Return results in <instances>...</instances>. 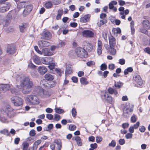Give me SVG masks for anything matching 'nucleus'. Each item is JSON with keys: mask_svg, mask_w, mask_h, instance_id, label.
Instances as JSON below:
<instances>
[{"mask_svg": "<svg viewBox=\"0 0 150 150\" xmlns=\"http://www.w3.org/2000/svg\"><path fill=\"white\" fill-rule=\"evenodd\" d=\"M96 142L97 143H99L102 141V138L100 136H97L96 137Z\"/></svg>", "mask_w": 150, "mask_h": 150, "instance_id": "55", "label": "nucleus"}, {"mask_svg": "<svg viewBox=\"0 0 150 150\" xmlns=\"http://www.w3.org/2000/svg\"><path fill=\"white\" fill-rule=\"evenodd\" d=\"M10 5L8 3L4 4L0 6V12H4L8 11L10 7Z\"/></svg>", "mask_w": 150, "mask_h": 150, "instance_id": "8", "label": "nucleus"}, {"mask_svg": "<svg viewBox=\"0 0 150 150\" xmlns=\"http://www.w3.org/2000/svg\"><path fill=\"white\" fill-rule=\"evenodd\" d=\"M80 81L81 84L83 85H86L88 83L86 79L84 77L81 78Z\"/></svg>", "mask_w": 150, "mask_h": 150, "instance_id": "36", "label": "nucleus"}, {"mask_svg": "<svg viewBox=\"0 0 150 150\" xmlns=\"http://www.w3.org/2000/svg\"><path fill=\"white\" fill-rule=\"evenodd\" d=\"M76 53L77 56L81 58L87 57V53L84 49L81 47H78L76 50Z\"/></svg>", "mask_w": 150, "mask_h": 150, "instance_id": "4", "label": "nucleus"}, {"mask_svg": "<svg viewBox=\"0 0 150 150\" xmlns=\"http://www.w3.org/2000/svg\"><path fill=\"white\" fill-rule=\"evenodd\" d=\"M142 25L144 28L149 29L150 28V23L148 20H143L142 22Z\"/></svg>", "mask_w": 150, "mask_h": 150, "instance_id": "23", "label": "nucleus"}, {"mask_svg": "<svg viewBox=\"0 0 150 150\" xmlns=\"http://www.w3.org/2000/svg\"><path fill=\"white\" fill-rule=\"evenodd\" d=\"M137 117L136 115H133L131 117L130 119L131 122L132 123L135 122L137 120Z\"/></svg>", "mask_w": 150, "mask_h": 150, "instance_id": "41", "label": "nucleus"}, {"mask_svg": "<svg viewBox=\"0 0 150 150\" xmlns=\"http://www.w3.org/2000/svg\"><path fill=\"white\" fill-rule=\"evenodd\" d=\"M30 135L32 137L34 136L35 134V131L34 129L31 130L30 132L29 133Z\"/></svg>", "mask_w": 150, "mask_h": 150, "instance_id": "53", "label": "nucleus"}, {"mask_svg": "<svg viewBox=\"0 0 150 150\" xmlns=\"http://www.w3.org/2000/svg\"><path fill=\"white\" fill-rule=\"evenodd\" d=\"M123 85L122 83L119 81L117 82H115L114 86L117 88H120Z\"/></svg>", "mask_w": 150, "mask_h": 150, "instance_id": "40", "label": "nucleus"}, {"mask_svg": "<svg viewBox=\"0 0 150 150\" xmlns=\"http://www.w3.org/2000/svg\"><path fill=\"white\" fill-rule=\"evenodd\" d=\"M115 47H110V48L108 50L109 54L112 55H115L116 54V51L114 48Z\"/></svg>", "mask_w": 150, "mask_h": 150, "instance_id": "28", "label": "nucleus"}, {"mask_svg": "<svg viewBox=\"0 0 150 150\" xmlns=\"http://www.w3.org/2000/svg\"><path fill=\"white\" fill-rule=\"evenodd\" d=\"M26 103L30 105H37L39 104L40 100L36 95L30 94L27 95L25 98Z\"/></svg>", "mask_w": 150, "mask_h": 150, "instance_id": "1", "label": "nucleus"}, {"mask_svg": "<svg viewBox=\"0 0 150 150\" xmlns=\"http://www.w3.org/2000/svg\"><path fill=\"white\" fill-rule=\"evenodd\" d=\"M0 132L1 134L7 136H9L10 134V133L8 132V130L6 129H4L3 130L1 131Z\"/></svg>", "mask_w": 150, "mask_h": 150, "instance_id": "42", "label": "nucleus"}, {"mask_svg": "<svg viewBox=\"0 0 150 150\" xmlns=\"http://www.w3.org/2000/svg\"><path fill=\"white\" fill-rule=\"evenodd\" d=\"M72 115L73 117H75L77 115V112L76 109L74 108H73L71 110Z\"/></svg>", "mask_w": 150, "mask_h": 150, "instance_id": "45", "label": "nucleus"}, {"mask_svg": "<svg viewBox=\"0 0 150 150\" xmlns=\"http://www.w3.org/2000/svg\"><path fill=\"white\" fill-rule=\"evenodd\" d=\"M107 22V21L105 19H102L98 23V26L100 27L101 25L104 24Z\"/></svg>", "mask_w": 150, "mask_h": 150, "instance_id": "35", "label": "nucleus"}, {"mask_svg": "<svg viewBox=\"0 0 150 150\" xmlns=\"http://www.w3.org/2000/svg\"><path fill=\"white\" fill-rule=\"evenodd\" d=\"M46 112L47 113H51L53 111V110L50 108H47L45 110Z\"/></svg>", "mask_w": 150, "mask_h": 150, "instance_id": "63", "label": "nucleus"}, {"mask_svg": "<svg viewBox=\"0 0 150 150\" xmlns=\"http://www.w3.org/2000/svg\"><path fill=\"white\" fill-rule=\"evenodd\" d=\"M103 46L102 42L100 40H98L97 43V53L98 55L102 54Z\"/></svg>", "mask_w": 150, "mask_h": 150, "instance_id": "13", "label": "nucleus"}, {"mask_svg": "<svg viewBox=\"0 0 150 150\" xmlns=\"http://www.w3.org/2000/svg\"><path fill=\"white\" fill-rule=\"evenodd\" d=\"M84 49L86 50V51L88 52H91L93 49L92 45V44L89 43H87L86 42L84 43Z\"/></svg>", "mask_w": 150, "mask_h": 150, "instance_id": "15", "label": "nucleus"}, {"mask_svg": "<svg viewBox=\"0 0 150 150\" xmlns=\"http://www.w3.org/2000/svg\"><path fill=\"white\" fill-rule=\"evenodd\" d=\"M63 11L62 9H59L57 11V15L56 18L57 20L59 19L62 15H63Z\"/></svg>", "mask_w": 150, "mask_h": 150, "instance_id": "32", "label": "nucleus"}, {"mask_svg": "<svg viewBox=\"0 0 150 150\" xmlns=\"http://www.w3.org/2000/svg\"><path fill=\"white\" fill-rule=\"evenodd\" d=\"M53 4L50 1L45 2L43 3V6L47 9H50L53 7Z\"/></svg>", "mask_w": 150, "mask_h": 150, "instance_id": "21", "label": "nucleus"}, {"mask_svg": "<svg viewBox=\"0 0 150 150\" xmlns=\"http://www.w3.org/2000/svg\"><path fill=\"white\" fill-rule=\"evenodd\" d=\"M134 80L139 85L142 84L143 81L140 76L139 75H135L133 77Z\"/></svg>", "mask_w": 150, "mask_h": 150, "instance_id": "11", "label": "nucleus"}, {"mask_svg": "<svg viewBox=\"0 0 150 150\" xmlns=\"http://www.w3.org/2000/svg\"><path fill=\"white\" fill-rule=\"evenodd\" d=\"M119 63L121 65H123L125 63V60L124 59H120L119 60Z\"/></svg>", "mask_w": 150, "mask_h": 150, "instance_id": "58", "label": "nucleus"}, {"mask_svg": "<svg viewBox=\"0 0 150 150\" xmlns=\"http://www.w3.org/2000/svg\"><path fill=\"white\" fill-rule=\"evenodd\" d=\"M28 67L29 68L34 69L35 68V66L30 61L28 65Z\"/></svg>", "mask_w": 150, "mask_h": 150, "instance_id": "46", "label": "nucleus"}, {"mask_svg": "<svg viewBox=\"0 0 150 150\" xmlns=\"http://www.w3.org/2000/svg\"><path fill=\"white\" fill-rule=\"evenodd\" d=\"M41 95H42V96L43 97H45L47 93V92L43 89L41 90Z\"/></svg>", "mask_w": 150, "mask_h": 150, "instance_id": "51", "label": "nucleus"}, {"mask_svg": "<svg viewBox=\"0 0 150 150\" xmlns=\"http://www.w3.org/2000/svg\"><path fill=\"white\" fill-rule=\"evenodd\" d=\"M116 145V143L115 141L114 140H112L111 143L109 144V146H110L114 147Z\"/></svg>", "mask_w": 150, "mask_h": 150, "instance_id": "59", "label": "nucleus"}, {"mask_svg": "<svg viewBox=\"0 0 150 150\" xmlns=\"http://www.w3.org/2000/svg\"><path fill=\"white\" fill-rule=\"evenodd\" d=\"M17 88H18V89H16L15 88L11 89V93L13 94H15L16 95H18L19 93V91L20 89H21V88L19 87V85H17L16 86Z\"/></svg>", "mask_w": 150, "mask_h": 150, "instance_id": "29", "label": "nucleus"}, {"mask_svg": "<svg viewBox=\"0 0 150 150\" xmlns=\"http://www.w3.org/2000/svg\"><path fill=\"white\" fill-rule=\"evenodd\" d=\"M23 150H27L29 146V144L27 142H23L22 144Z\"/></svg>", "mask_w": 150, "mask_h": 150, "instance_id": "39", "label": "nucleus"}, {"mask_svg": "<svg viewBox=\"0 0 150 150\" xmlns=\"http://www.w3.org/2000/svg\"><path fill=\"white\" fill-rule=\"evenodd\" d=\"M47 68L44 66H41L38 68V70L40 74L43 75L47 71Z\"/></svg>", "mask_w": 150, "mask_h": 150, "instance_id": "17", "label": "nucleus"}, {"mask_svg": "<svg viewBox=\"0 0 150 150\" xmlns=\"http://www.w3.org/2000/svg\"><path fill=\"white\" fill-rule=\"evenodd\" d=\"M110 47H115L116 44L115 39L112 36L109 37V38Z\"/></svg>", "mask_w": 150, "mask_h": 150, "instance_id": "19", "label": "nucleus"}, {"mask_svg": "<svg viewBox=\"0 0 150 150\" xmlns=\"http://www.w3.org/2000/svg\"><path fill=\"white\" fill-rule=\"evenodd\" d=\"M41 62L44 64H49L50 63L53 62V59L52 57H48L42 58Z\"/></svg>", "mask_w": 150, "mask_h": 150, "instance_id": "9", "label": "nucleus"}, {"mask_svg": "<svg viewBox=\"0 0 150 150\" xmlns=\"http://www.w3.org/2000/svg\"><path fill=\"white\" fill-rule=\"evenodd\" d=\"M16 48L13 45H9L8 46L7 52L10 54H13L15 52Z\"/></svg>", "mask_w": 150, "mask_h": 150, "instance_id": "12", "label": "nucleus"}, {"mask_svg": "<svg viewBox=\"0 0 150 150\" xmlns=\"http://www.w3.org/2000/svg\"><path fill=\"white\" fill-rule=\"evenodd\" d=\"M90 18V16L89 14L86 15L80 18V21L82 23H86L88 21Z\"/></svg>", "mask_w": 150, "mask_h": 150, "instance_id": "27", "label": "nucleus"}, {"mask_svg": "<svg viewBox=\"0 0 150 150\" xmlns=\"http://www.w3.org/2000/svg\"><path fill=\"white\" fill-rule=\"evenodd\" d=\"M46 117L50 120H52L53 119V116L51 114H47L46 115Z\"/></svg>", "mask_w": 150, "mask_h": 150, "instance_id": "52", "label": "nucleus"}, {"mask_svg": "<svg viewBox=\"0 0 150 150\" xmlns=\"http://www.w3.org/2000/svg\"><path fill=\"white\" fill-rule=\"evenodd\" d=\"M16 80L17 83L20 82V85L19 87L21 88L27 86L30 82H32L30 81L28 78L25 77L23 76H17Z\"/></svg>", "mask_w": 150, "mask_h": 150, "instance_id": "2", "label": "nucleus"}, {"mask_svg": "<svg viewBox=\"0 0 150 150\" xmlns=\"http://www.w3.org/2000/svg\"><path fill=\"white\" fill-rule=\"evenodd\" d=\"M108 92L110 94H113L115 96H116L118 93L117 91L116 88H114L110 87L108 89Z\"/></svg>", "mask_w": 150, "mask_h": 150, "instance_id": "22", "label": "nucleus"}, {"mask_svg": "<svg viewBox=\"0 0 150 150\" xmlns=\"http://www.w3.org/2000/svg\"><path fill=\"white\" fill-rule=\"evenodd\" d=\"M33 59L34 62L36 64H39L40 63V61L39 57L36 56H34Z\"/></svg>", "mask_w": 150, "mask_h": 150, "instance_id": "34", "label": "nucleus"}, {"mask_svg": "<svg viewBox=\"0 0 150 150\" xmlns=\"http://www.w3.org/2000/svg\"><path fill=\"white\" fill-rule=\"evenodd\" d=\"M76 142L77 144L79 146H81L82 143L80 138L78 136L76 137L74 139Z\"/></svg>", "mask_w": 150, "mask_h": 150, "instance_id": "33", "label": "nucleus"}, {"mask_svg": "<svg viewBox=\"0 0 150 150\" xmlns=\"http://www.w3.org/2000/svg\"><path fill=\"white\" fill-rule=\"evenodd\" d=\"M49 64L48 67L51 70H53L55 66V64L53 62L50 63Z\"/></svg>", "mask_w": 150, "mask_h": 150, "instance_id": "44", "label": "nucleus"}, {"mask_svg": "<svg viewBox=\"0 0 150 150\" xmlns=\"http://www.w3.org/2000/svg\"><path fill=\"white\" fill-rule=\"evenodd\" d=\"M132 134L130 133H128L125 135V137L126 138L128 139H129L132 138Z\"/></svg>", "mask_w": 150, "mask_h": 150, "instance_id": "56", "label": "nucleus"}, {"mask_svg": "<svg viewBox=\"0 0 150 150\" xmlns=\"http://www.w3.org/2000/svg\"><path fill=\"white\" fill-rule=\"evenodd\" d=\"M129 124L127 123H123L122 125V127L124 129L128 127Z\"/></svg>", "mask_w": 150, "mask_h": 150, "instance_id": "62", "label": "nucleus"}, {"mask_svg": "<svg viewBox=\"0 0 150 150\" xmlns=\"http://www.w3.org/2000/svg\"><path fill=\"white\" fill-rule=\"evenodd\" d=\"M83 35L85 37L92 38L94 36V33L91 31L88 30H85L82 31Z\"/></svg>", "mask_w": 150, "mask_h": 150, "instance_id": "6", "label": "nucleus"}, {"mask_svg": "<svg viewBox=\"0 0 150 150\" xmlns=\"http://www.w3.org/2000/svg\"><path fill=\"white\" fill-rule=\"evenodd\" d=\"M61 119L60 116L57 114H55L54 115V120L57 121H58Z\"/></svg>", "mask_w": 150, "mask_h": 150, "instance_id": "48", "label": "nucleus"}, {"mask_svg": "<svg viewBox=\"0 0 150 150\" xmlns=\"http://www.w3.org/2000/svg\"><path fill=\"white\" fill-rule=\"evenodd\" d=\"M19 27L20 31L23 33L28 27V25L27 24L25 23H22L19 25Z\"/></svg>", "mask_w": 150, "mask_h": 150, "instance_id": "24", "label": "nucleus"}, {"mask_svg": "<svg viewBox=\"0 0 150 150\" xmlns=\"http://www.w3.org/2000/svg\"><path fill=\"white\" fill-rule=\"evenodd\" d=\"M119 143L121 145L124 144L125 143V141L124 139H121L119 140Z\"/></svg>", "mask_w": 150, "mask_h": 150, "instance_id": "57", "label": "nucleus"}, {"mask_svg": "<svg viewBox=\"0 0 150 150\" xmlns=\"http://www.w3.org/2000/svg\"><path fill=\"white\" fill-rule=\"evenodd\" d=\"M69 129L71 131H73L76 129V127L74 125H70L69 127Z\"/></svg>", "mask_w": 150, "mask_h": 150, "instance_id": "50", "label": "nucleus"}, {"mask_svg": "<svg viewBox=\"0 0 150 150\" xmlns=\"http://www.w3.org/2000/svg\"><path fill=\"white\" fill-rule=\"evenodd\" d=\"M107 66L105 64H102L100 66V69L102 71H104L106 69Z\"/></svg>", "mask_w": 150, "mask_h": 150, "instance_id": "54", "label": "nucleus"}, {"mask_svg": "<svg viewBox=\"0 0 150 150\" xmlns=\"http://www.w3.org/2000/svg\"><path fill=\"white\" fill-rule=\"evenodd\" d=\"M97 145L96 143L92 144L90 145V146L93 149H96L97 147Z\"/></svg>", "mask_w": 150, "mask_h": 150, "instance_id": "60", "label": "nucleus"}, {"mask_svg": "<svg viewBox=\"0 0 150 150\" xmlns=\"http://www.w3.org/2000/svg\"><path fill=\"white\" fill-rule=\"evenodd\" d=\"M133 69L131 67H129L125 69L124 71V74L127 75L129 72H131L133 71Z\"/></svg>", "mask_w": 150, "mask_h": 150, "instance_id": "38", "label": "nucleus"}, {"mask_svg": "<svg viewBox=\"0 0 150 150\" xmlns=\"http://www.w3.org/2000/svg\"><path fill=\"white\" fill-rule=\"evenodd\" d=\"M11 100L12 103L15 106H20L22 105L23 104V100L18 96H13L11 98Z\"/></svg>", "mask_w": 150, "mask_h": 150, "instance_id": "3", "label": "nucleus"}, {"mask_svg": "<svg viewBox=\"0 0 150 150\" xmlns=\"http://www.w3.org/2000/svg\"><path fill=\"white\" fill-rule=\"evenodd\" d=\"M33 8V6L31 5H27L25 7L23 12V16L24 17L28 15L32 11Z\"/></svg>", "mask_w": 150, "mask_h": 150, "instance_id": "7", "label": "nucleus"}, {"mask_svg": "<svg viewBox=\"0 0 150 150\" xmlns=\"http://www.w3.org/2000/svg\"><path fill=\"white\" fill-rule=\"evenodd\" d=\"M43 54L44 56H51L54 54V52H51L48 48H44L42 49Z\"/></svg>", "mask_w": 150, "mask_h": 150, "instance_id": "18", "label": "nucleus"}, {"mask_svg": "<svg viewBox=\"0 0 150 150\" xmlns=\"http://www.w3.org/2000/svg\"><path fill=\"white\" fill-rule=\"evenodd\" d=\"M33 86V82H30L27 86L22 88L23 93L25 94H28L30 93L32 90Z\"/></svg>", "mask_w": 150, "mask_h": 150, "instance_id": "5", "label": "nucleus"}, {"mask_svg": "<svg viewBox=\"0 0 150 150\" xmlns=\"http://www.w3.org/2000/svg\"><path fill=\"white\" fill-rule=\"evenodd\" d=\"M55 112L59 114H61L64 112V110L59 108H56L55 109Z\"/></svg>", "mask_w": 150, "mask_h": 150, "instance_id": "47", "label": "nucleus"}, {"mask_svg": "<svg viewBox=\"0 0 150 150\" xmlns=\"http://www.w3.org/2000/svg\"><path fill=\"white\" fill-rule=\"evenodd\" d=\"M55 143L57 145V148L59 149H61V141L60 139H56L54 140Z\"/></svg>", "mask_w": 150, "mask_h": 150, "instance_id": "37", "label": "nucleus"}, {"mask_svg": "<svg viewBox=\"0 0 150 150\" xmlns=\"http://www.w3.org/2000/svg\"><path fill=\"white\" fill-rule=\"evenodd\" d=\"M133 109L130 108L126 107L123 110V115L125 117H128L130 113L132 112Z\"/></svg>", "mask_w": 150, "mask_h": 150, "instance_id": "14", "label": "nucleus"}, {"mask_svg": "<svg viewBox=\"0 0 150 150\" xmlns=\"http://www.w3.org/2000/svg\"><path fill=\"white\" fill-rule=\"evenodd\" d=\"M72 72V69L71 67H67L65 73L66 74H71Z\"/></svg>", "mask_w": 150, "mask_h": 150, "instance_id": "43", "label": "nucleus"}, {"mask_svg": "<svg viewBox=\"0 0 150 150\" xmlns=\"http://www.w3.org/2000/svg\"><path fill=\"white\" fill-rule=\"evenodd\" d=\"M27 3L25 2H22L18 4L17 8L19 9H20L21 8L26 7L27 5Z\"/></svg>", "mask_w": 150, "mask_h": 150, "instance_id": "30", "label": "nucleus"}, {"mask_svg": "<svg viewBox=\"0 0 150 150\" xmlns=\"http://www.w3.org/2000/svg\"><path fill=\"white\" fill-rule=\"evenodd\" d=\"M39 45L41 47H46L50 45V44L48 42L40 40L38 42Z\"/></svg>", "mask_w": 150, "mask_h": 150, "instance_id": "20", "label": "nucleus"}, {"mask_svg": "<svg viewBox=\"0 0 150 150\" xmlns=\"http://www.w3.org/2000/svg\"><path fill=\"white\" fill-rule=\"evenodd\" d=\"M46 80L47 81H52L54 79L53 76L50 74H47L44 76Z\"/></svg>", "mask_w": 150, "mask_h": 150, "instance_id": "31", "label": "nucleus"}, {"mask_svg": "<svg viewBox=\"0 0 150 150\" xmlns=\"http://www.w3.org/2000/svg\"><path fill=\"white\" fill-rule=\"evenodd\" d=\"M20 141V139L19 138L17 137L16 138L14 139V143L16 145L18 144L19 142Z\"/></svg>", "mask_w": 150, "mask_h": 150, "instance_id": "61", "label": "nucleus"}, {"mask_svg": "<svg viewBox=\"0 0 150 150\" xmlns=\"http://www.w3.org/2000/svg\"><path fill=\"white\" fill-rule=\"evenodd\" d=\"M7 115L10 117H14L16 113V111L11 108H9L7 109L6 111Z\"/></svg>", "mask_w": 150, "mask_h": 150, "instance_id": "10", "label": "nucleus"}, {"mask_svg": "<svg viewBox=\"0 0 150 150\" xmlns=\"http://www.w3.org/2000/svg\"><path fill=\"white\" fill-rule=\"evenodd\" d=\"M86 64L87 66L91 67L94 65L95 62L93 61H91L87 62Z\"/></svg>", "mask_w": 150, "mask_h": 150, "instance_id": "49", "label": "nucleus"}, {"mask_svg": "<svg viewBox=\"0 0 150 150\" xmlns=\"http://www.w3.org/2000/svg\"><path fill=\"white\" fill-rule=\"evenodd\" d=\"M43 38L44 39L49 40L52 37L51 33L47 31H45L43 32L42 34Z\"/></svg>", "mask_w": 150, "mask_h": 150, "instance_id": "16", "label": "nucleus"}, {"mask_svg": "<svg viewBox=\"0 0 150 150\" xmlns=\"http://www.w3.org/2000/svg\"><path fill=\"white\" fill-rule=\"evenodd\" d=\"M102 98L103 99H104L109 103L111 102L112 100V97L108 94H104L102 96Z\"/></svg>", "mask_w": 150, "mask_h": 150, "instance_id": "26", "label": "nucleus"}, {"mask_svg": "<svg viewBox=\"0 0 150 150\" xmlns=\"http://www.w3.org/2000/svg\"><path fill=\"white\" fill-rule=\"evenodd\" d=\"M144 51L148 54H150V48L147 47L144 49Z\"/></svg>", "mask_w": 150, "mask_h": 150, "instance_id": "64", "label": "nucleus"}, {"mask_svg": "<svg viewBox=\"0 0 150 150\" xmlns=\"http://www.w3.org/2000/svg\"><path fill=\"white\" fill-rule=\"evenodd\" d=\"M11 87L9 84H3L0 85V88L4 91H6L11 89Z\"/></svg>", "mask_w": 150, "mask_h": 150, "instance_id": "25", "label": "nucleus"}]
</instances>
